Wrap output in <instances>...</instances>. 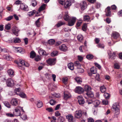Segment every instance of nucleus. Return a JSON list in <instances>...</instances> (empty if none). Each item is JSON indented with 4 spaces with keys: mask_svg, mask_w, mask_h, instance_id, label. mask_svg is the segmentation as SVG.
<instances>
[{
    "mask_svg": "<svg viewBox=\"0 0 122 122\" xmlns=\"http://www.w3.org/2000/svg\"><path fill=\"white\" fill-rule=\"evenodd\" d=\"M15 62L19 66V68L22 70H24L25 69V68L23 67V66L28 67L29 66V64L27 62H25L24 61L20 59L19 61L17 60H15Z\"/></svg>",
    "mask_w": 122,
    "mask_h": 122,
    "instance_id": "1",
    "label": "nucleus"
},
{
    "mask_svg": "<svg viewBox=\"0 0 122 122\" xmlns=\"http://www.w3.org/2000/svg\"><path fill=\"white\" fill-rule=\"evenodd\" d=\"M91 89V87L88 85H86L84 86L85 90L86 92V94L88 97L92 98L94 96V94L93 92L90 91Z\"/></svg>",
    "mask_w": 122,
    "mask_h": 122,
    "instance_id": "2",
    "label": "nucleus"
},
{
    "mask_svg": "<svg viewBox=\"0 0 122 122\" xmlns=\"http://www.w3.org/2000/svg\"><path fill=\"white\" fill-rule=\"evenodd\" d=\"M120 107L118 104L115 103L112 105V109L114 111L116 114H119L120 113Z\"/></svg>",
    "mask_w": 122,
    "mask_h": 122,
    "instance_id": "3",
    "label": "nucleus"
},
{
    "mask_svg": "<svg viewBox=\"0 0 122 122\" xmlns=\"http://www.w3.org/2000/svg\"><path fill=\"white\" fill-rule=\"evenodd\" d=\"M14 83V81L11 78L8 79L6 81V84L9 87H10L13 86Z\"/></svg>",
    "mask_w": 122,
    "mask_h": 122,
    "instance_id": "4",
    "label": "nucleus"
},
{
    "mask_svg": "<svg viewBox=\"0 0 122 122\" xmlns=\"http://www.w3.org/2000/svg\"><path fill=\"white\" fill-rule=\"evenodd\" d=\"M56 59L55 58H50L46 60V62L49 65L51 66L55 64L56 63Z\"/></svg>",
    "mask_w": 122,
    "mask_h": 122,
    "instance_id": "5",
    "label": "nucleus"
},
{
    "mask_svg": "<svg viewBox=\"0 0 122 122\" xmlns=\"http://www.w3.org/2000/svg\"><path fill=\"white\" fill-rule=\"evenodd\" d=\"M12 31L13 33L16 36H18V33L19 31V30L17 27L15 26H14L12 28Z\"/></svg>",
    "mask_w": 122,
    "mask_h": 122,
    "instance_id": "6",
    "label": "nucleus"
},
{
    "mask_svg": "<svg viewBox=\"0 0 122 122\" xmlns=\"http://www.w3.org/2000/svg\"><path fill=\"white\" fill-rule=\"evenodd\" d=\"M75 91L76 92L81 94L83 92L84 90L81 87L78 86L76 87Z\"/></svg>",
    "mask_w": 122,
    "mask_h": 122,
    "instance_id": "7",
    "label": "nucleus"
},
{
    "mask_svg": "<svg viewBox=\"0 0 122 122\" xmlns=\"http://www.w3.org/2000/svg\"><path fill=\"white\" fill-rule=\"evenodd\" d=\"M20 9L24 11H28L29 8L28 6L24 4L21 3L20 5Z\"/></svg>",
    "mask_w": 122,
    "mask_h": 122,
    "instance_id": "8",
    "label": "nucleus"
},
{
    "mask_svg": "<svg viewBox=\"0 0 122 122\" xmlns=\"http://www.w3.org/2000/svg\"><path fill=\"white\" fill-rule=\"evenodd\" d=\"M77 99L79 105L83 104L85 103L84 99L82 96H78L77 97Z\"/></svg>",
    "mask_w": 122,
    "mask_h": 122,
    "instance_id": "9",
    "label": "nucleus"
},
{
    "mask_svg": "<svg viewBox=\"0 0 122 122\" xmlns=\"http://www.w3.org/2000/svg\"><path fill=\"white\" fill-rule=\"evenodd\" d=\"M111 7L110 6H108L106 9L105 10L106 15L107 16H110L111 15V12L110 11Z\"/></svg>",
    "mask_w": 122,
    "mask_h": 122,
    "instance_id": "10",
    "label": "nucleus"
},
{
    "mask_svg": "<svg viewBox=\"0 0 122 122\" xmlns=\"http://www.w3.org/2000/svg\"><path fill=\"white\" fill-rule=\"evenodd\" d=\"M59 49L61 51L65 52L67 51L68 48L64 44H63L59 47Z\"/></svg>",
    "mask_w": 122,
    "mask_h": 122,
    "instance_id": "11",
    "label": "nucleus"
},
{
    "mask_svg": "<svg viewBox=\"0 0 122 122\" xmlns=\"http://www.w3.org/2000/svg\"><path fill=\"white\" fill-rule=\"evenodd\" d=\"M76 20L75 17H72L71 20L69 21L68 23V25L70 26H72L74 25L75 23Z\"/></svg>",
    "mask_w": 122,
    "mask_h": 122,
    "instance_id": "12",
    "label": "nucleus"
},
{
    "mask_svg": "<svg viewBox=\"0 0 122 122\" xmlns=\"http://www.w3.org/2000/svg\"><path fill=\"white\" fill-rule=\"evenodd\" d=\"M71 5V0H67L65 3L64 6L65 8H67Z\"/></svg>",
    "mask_w": 122,
    "mask_h": 122,
    "instance_id": "13",
    "label": "nucleus"
},
{
    "mask_svg": "<svg viewBox=\"0 0 122 122\" xmlns=\"http://www.w3.org/2000/svg\"><path fill=\"white\" fill-rule=\"evenodd\" d=\"M11 104L13 106H16L18 104V101L16 98L12 99L11 101Z\"/></svg>",
    "mask_w": 122,
    "mask_h": 122,
    "instance_id": "14",
    "label": "nucleus"
},
{
    "mask_svg": "<svg viewBox=\"0 0 122 122\" xmlns=\"http://www.w3.org/2000/svg\"><path fill=\"white\" fill-rule=\"evenodd\" d=\"M86 4L85 1H83L82 3H81L80 4V6L81 10H84L86 8Z\"/></svg>",
    "mask_w": 122,
    "mask_h": 122,
    "instance_id": "15",
    "label": "nucleus"
},
{
    "mask_svg": "<svg viewBox=\"0 0 122 122\" xmlns=\"http://www.w3.org/2000/svg\"><path fill=\"white\" fill-rule=\"evenodd\" d=\"M7 73L9 76L12 77L14 76V72L13 70L12 69H9L8 70Z\"/></svg>",
    "mask_w": 122,
    "mask_h": 122,
    "instance_id": "16",
    "label": "nucleus"
},
{
    "mask_svg": "<svg viewBox=\"0 0 122 122\" xmlns=\"http://www.w3.org/2000/svg\"><path fill=\"white\" fill-rule=\"evenodd\" d=\"M71 97V96L70 94H66L65 92L64 93V98L66 100L70 98Z\"/></svg>",
    "mask_w": 122,
    "mask_h": 122,
    "instance_id": "17",
    "label": "nucleus"
},
{
    "mask_svg": "<svg viewBox=\"0 0 122 122\" xmlns=\"http://www.w3.org/2000/svg\"><path fill=\"white\" fill-rule=\"evenodd\" d=\"M90 17L88 15H85L83 16V20L84 21L87 22L90 21Z\"/></svg>",
    "mask_w": 122,
    "mask_h": 122,
    "instance_id": "18",
    "label": "nucleus"
},
{
    "mask_svg": "<svg viewBox=\"0 0 122 122\" xmlns=\"http://www.w3.org/2000/svg\"><path fill=\"white\" fill-rule=\"evenodd\" d=\"M112 36L114 39H117L119 37V34L117 32H114L112 33Z\"/></svg>",
    "mask_w": 122,
    "mask_h": 122,
    "instance_id": "19",
    "label": "nucleus"
},
{
    "mask_svg": "<svg viewBox=\"0 0 122 122\" xmlns=\"http://www.w3.org/2000/svg\"><path fill=\"white\" fill-rule=\"evenodd\" d=\"M93 104L94 105V106L95 107H98L100 104V102L98 100H94Z\"/></svg>",
    "mask_w": 122,
    "mask_h": 122,
    "instance_id": "20",
    "label": "nucleus"
},
{
    "mask_svg": "<svg viewBox=\"0 0 122 122\" xmlns=\"http://www.w3.org/2000/svg\"><path fill=\"white\" fill-rule=\"evenodd\" d=\"M66 118L69 122L73 121V117L72 115H68L66 116Z\"/></svg>",
    "mask_w": 122,
    "mask_h": 122,
    "instance_id": "21",
    "label": "nucleus"
},
{
    "mask_svg": "<svg viewBox=\"0 0 122 122\" xmlns=\"http://www.w3.org/2000/svg\"><path fill=\"white\" fill-rule=\"evenodd\" d=\"M39 54L41 55H46V51L42 49H40L39 51Z\"/></svg>",
    "mask_w": 122,
    "mask_h": 122,
    "instance_id": "22",
    "label": "nucleus"
},
{
    "mask_svg": "<svg viewBox=\"0 0 122 122\" xmlns=\"http://www.w3.org/2000/svg\"><path fill=\"white\" fill-rule=\"evenodd\" d=\"M68 68L71 70H73L74 69V64L72 63H69L68 65Z\"/></svg>",
    "mask_w": 122,
    "mask_h": 122,
    "instance_id": "23",
    "label": "nucleus"
},
{
    "mask_svg": "<svg viewBox=\"0 0 122 122\" xmlns=\"http://www.w3.org/2000/svg\"><path fill=\"white\" fill-rule=\"evenodd\" d=\"M75 80L78 83L80 84L82 82V79L81 78L78 77H76Z\"/></svg>",
    "mask_w": 122,
    "mask_h": 122,
    "instance_id": "24",
    "label": "nucleus"
},
{
    "mask_svg": "<svg viewBox=\"0 0 122 122\" xmlns=\"http://www.w3.org/2000/svg\"><path fill=\"white\" fill-rule=\"evenodd\" d=\"M3 57L7 60H12V58L11 56H8L7 55H4L3 56Z\"/></svg>",
    "mask_w": 122,
    "mask_h": 122,
    "instance_id": "25",
    "label": "nucleus"
},
{
    "mask_svg": "<svg viewBox=\"0 0 122 122\" xmlns=\"http://www.w3.org/2000/svg\"><path fill=\"white\" fill-rule=\"evenodd\" d=\"M46 6V5L45 4H44L42 5L39 8L38 11L39 12L45 9Z\"/></svg>",
    "mask_w": 122,
    "mask_h": 122,
    "instance_id": "26",
    "label": "nucleus"
},
{
    "mask_svg": "<svg viewBox=\"0 0 122 122\" xmlns=\"http://www.w3.org/2000/svg\"><path fill=\"white\" fill-rule=\"evenodd\" d=\"M36 55V53L33 51H31L30 53V57L32 59L34 58Z\"/></svg>",
    "mask_w": 122,
    "mask_h": 122,
    "instance_id": "27",
    "label": "nucleus"
},
{
    "mask_svg": "<svg viewBox=\"0 0 122 122\" xmlns=\"http://www.w3.org/2000/svg\"><path fill=\"white\" fill-rule=\"evenodd\" d=\"M41 19L40 18H39L35 22V24L38 27H39L41 25V23L40 21V20Z\"/></svg>",
    "mask_w": 122,
    "mask_h": 122,
    "instance_id": "28",
    "label": "nucleus"
},
{
    "mask_svg": "<svg viewBox=\"0 0 122 122\" xmlns=\"http://www.w3.org/2000/svg\"><path fill=\"white\" fill-rule=\"evenodd\" d=\"M100 89L101 92L102 93L104 92L106 90V87L104 85L101 86Z\"/></svg>",
    "mask_w": 122,
    "mask_h": 122,
    "instance_id": "29",
    "label": "nucleus"
},
{
    "mask_svg": "<svg viewBox=\"0 0 122 122\" xmlns=\"http://www.w3.org/2000/svg\"><path fill=\"white\" fill-rule=\"evenodd\" d=\"M87 27V25L86 23H84L82 27V30L83 31H86Z\"/></svg>",
    "mask_w": 122,
    "mask_h": 122,
    "instance_id": "30",
    "label": "nucleus"
},
{
    "mask_svg": "<svg viewBox=\"0 0 122 122\" xmlns=\"http://www.w3.org/2000/svg\"><path fill=\"white\" fill-rule=\"evenodd\" d=\"M16 94L17 95H19L20 97L23 98H25L26 97V95L24 93H20L19 94L16 93Z\"/></svg>",
    "mask_w": 122,
    "mask_h": 122,
    "instance_id": "31",
    "label": "nucleus"
},
{
    "mask_svg": "<svg viewBox=\"0 0 122 122\" xmlns=\"http://www.w3.org/2000/svg\"><path fill=\"white\" fill-rule=\"evenodd\" d=\"M82 21L81 20H78L76 24V27L78 29V27L80 26L82 23Z\"/></svg>",
    "mask_w": 122,
    "mask_h": 122,
    "instance_id": "32",
    "label": "nucleus"
},
{
    "mask_svg": "<svg viewBox=\"0 0 122 122\" xmlns=\"http://www.w3.org/2000/svg\"><path fill=\"white\" fill-rule=\"evenodd\" d=\"M93 56L91 54H88L86 56V58L89 60L92 59L93 58Z\"/></svg>",
    "mask_w": 122,
    "mask_h": 122,
    "instance_id": "33",
    "label": "nucleus"
},
{
    "mask_svg": "<svg viewBox=\"0 0 122 122\" xmlns=\"http://www.w3.org/2000/svg\"><path fill=\"white\" fill-rule=\"evenodd\" d=\"M48 43L50 45H53L55 43V41L53 39H50L48 41Z\"/></svg>",
    "mask_w": 122,
    "mask_h": 122,
    "instance_id": "34",
    "label": "nucleus"
},
{
    "mask_svg": "<svg viewBox=\"0 0 122 122\" xmlns=\"http://www.w3.org/2000/svg\"><path fill=\"white\" fill-rule=\"evenodd\" d=\"M77 38L78 41L81 42L83 38V36L81 35H79L77 36Z\"/></svg>",
    "mask_w": 122,
    "mask_h": 122,
    "instance_id": "35",
    "label": "nucleus"
},
{
    "mask_svg": "<svg viewBox=\"0 0 122 122\" xmlns=\"http://www.w3.org/2000/svg\"><path fill=\"white\" fill-rule=\"evenodd\" d=\"M3 103L8 108H10L11 105L9 102L7 101L4 102Z\"/></svg>",
    "mask_w": 122,
    "mask_h": 122,
    "instance_id": "36",
    "label": "nucleus"
},
{
    "mask_svg": "<svg viewBox=\"0 0 122 122\" xmlns=\"http://www.w3.org/2000/svg\"><path fill=\"white\" fill-rule=\"evenodd\" d=\"M37 105L38 108H40L43 106V104L42 102L41 101H39L38 102Z\"/></svg>",
    "mask_w": 122,
    "mask_h": 122,
    "instance_id": "37",
    "label": "nucleus"
},
{
    "mask_svg": "<svg viewBox=\"0 0 122 122\" xmlns=\"http://www.w3.org/2000/svg\"><path fill=\"white\" fill-rule=\"evenodd\" d=\"M58 52L56 51H54L52 52L51 54V55L52 56H57L58 55Z\"/></svg>",
    "mask_w": 122,
    "mask_h": 122,
    "instance_id": "38",
    "label": "nucleus"
},
{
    "mask_svg": "<svg viewBox=\"0 0 122 122\" xmlns=\"http://www.w3.org/2000/svg\"><path fill=\"white\" fill-rule=\"evenodd\" d=\"M36 12V11L33 10L31 11L28 13V15L29 16H31L34 15Z\"/></svg>",
    "mask_w": 122,
    "mask_h": 122,
    "instance_id": "39",
    "label": "nucleus"
},
{
    "mask_svg": "<svg viewBox=\"0 0 122 122\" xmlns=\"http://www.w3.org/2000/svg\"><path fill=\"white\" fill-rule=\"evenodd\" d=\"M65 24L64 22H62L61 21L59 22L56 24L57 27H59L60 26Z\"/></svg>",
    "mask_w": 122,
    "mask_h": 122,
    "instance_id": "40",
    "label": "nucleus"
},
{
    "mask_svg": "<svg viewBox=\"0 0 122 122\" xmlns=\"http://www.w3.org/2000/svg\"><path fill=\"white\" fill-rule=\"evenodd\" d=\"M69 16L67 14H65L64 16V18L65 20L67 21L69 20Z\"/></svg>",
    "mask_w": 122,
    "mask_h": 122,
    "instance_id": "41",
    "label": "nucleus"
},
{
    "mask_svg": "<svg viewBox=\"0 0 122 122\" xmlns=\"http://www.w3.org/2000/svg\"><path fill=\"white\" fill-rule=\"evenodd\" d=\"M56 103V101L53 99H51L49 102L52 105H54Z\"/></svg>",
    "mask_w": 122,
    "mask_h": 122,
    "instance_id": "42",
    "label": "nucleus"
},
{
    "mask_svg": "<svg viewBox=\"0 0 122 122\" xmlns=\"http://www.w3.org/2000/svg\"><path fill=\"white\" fill-rule=\"evenodd\" d=\"M65 119L62 116H60L58 118V122H63L64 121Z\"/></svg>",
    "mask_w": 122,
    "mask_h": 122,
    "instance_id": "43",
    "label": "nucleus"
},
{
    "mask_svg": "<svg viewBox=\"0 0 122 122\" xmlns=\"http://www.w3.org/2000/svg\"><path fill=\"white\" fill-rule=\"evenodd\" d=\"M104 96L106 99H108L110 97V94L107 93H105L104 94Z\"/></svg>",
    "mask_w": 122,
    "mask_h": 122,
    "instance_id": "44",
    "label": "nucleus"
},
{
    "mask_svg": "<svg viewBox=\"0 0 122 122\" xmlns=\"http://www.w3.org/2000/svg\"><path fill=\"white\" fill-rule=\"evenodd\" d=\"M90 71L91 72L94 74H96L97 72L95 69L93 68H91L90 69Z\"/></svg>",
    "mask_w": 122,
    "mask_h": 122,
    "instance_id": "45",
    "label": "nucleus"
},
{
    "mask_svg": "<svg viewBox=\"0 0 122 122\" xmlns=\"http://www.w3.org/2000/svg\"><path fill=\"white\" fill-rule=\"evenodd\" d=\"M94 98H92L91 100H87V102L88 104H90L93 103L94 100H95Z\"/></svg>",
    "mask_w": 122,
    "mask_h": 122,
    "instance_id": "46",
    "label": "nucleus"
},
{
    "mask_svg": "<svg viewBox=\"0 0 122 122\" xmlns=\"http://www.w3.org/2000/svg\"><path fill=\"white\" fill-rule=\"evenodd\" d=\"M20 41V40L19 38H15L14 39V42L15 43H19Z\"/></svg>",
    "mask_w": 122,
    "mask_h": 122,
    "instance_id": "47",
    "label": "nucleus"
},
{
    "mask_svg": "<svg viewBox=\"0 0 122 122\" xmlns=\"http://www.w3.org/2000/svg\"><path fill=\"white\" fill-rule=\"evenodd\" d=\"M95 76V78L98 81H100V76L99 74H96Z\"/></svg>",
    "mask_w": 122,
    "mask_h": 122,
    "instance_id": "48",
    "label": "nucleus"
},
{
    "mask_svg": "<svg viewBox=\"0 0 122 122\" xmlns=\"http://www.w3.org/2000/svg\"><path fill=\"white\" fill-rule=\"evenodd\" d=\"M20 115L23 120H25L27 119V117L26 115H19V116Z\"/></svg>",
    "mask_w": 122,
    "mask_h": 122,
    "instance_id": "49",
    "label": "nucleus"
},
{
    "mask_svg": "<svg viewBox=\"0 0 122 122\" xmlns=\"http://www.w3.org/2000/svg\"><path fill=\"white\" fill-rule=\"evenodd\" d=\"M10 24H6L5 26V28L7 30H10L11 28Z\"/></svg>",
    "mask_w": 122,
    "mask_h": 122,
    "instance_id": "50",
    "label": "nucleus"
},
{
    "mask_svg": "<svg viewBox=\"0 0 122 122\" xmlns=\"http://www.w3.org/2000/svg\"><path fill=\"white\" fill-rule=\"evenodd\" d=\"M41 59V57L39 56H36L35 58V60L36 61H39Z\"/></svg>",
    "mask_w": 122,
    "mask_h": 122,
    "instance_id": "51",
    "label": "nucleus"
},
{
    "mask_svg": "<svg viewBox=\"0 0 122 122\" xmlns=\"http://www.w3.org/2000/svg\"><path fill=\"white\" fill-rule=\"evenodd\" d=\"M13 18L12 15H10L5 18V20L7 21H9L11 20Z\"/></svg>",
    "mask_w": 122,
    "mask_h": 122,
    "instance_id": "52",
    "label": "nucleus"
},
{
    "mask_svg": "<svg viewBox=\"0 0 122 122\" xmlns=\"http://www.w3.org/2000/svg\"><path fill=\"white\" fill-rule=\"evenodd\" d=\"M31 4L32 6L33 7H35L37 4L36 1L35 0H33Z\"/></svg>",
    "mask_w": 122,
    "mask_h": 122,
    "instance_id": "53",
    "label": "nucleus"
},
{
    "mask_svg": "<svg viewBox=\"0 0 122 122\" xmlns=\"http://www.w3.org/2000/svg\"><path fill=\"white\" fill-rule=\"evenodd\" d=\"M114 67L115 69H119L120 68V66L118 64L116 63L114 65Z\"/></svg>",
    "mask_w": 122,
    "mask_h": 122,
    "instance_id": "54",
    "label": "nucleus"
},
{
    "mask_svg": "<svg viewBox=\"0 0 122 122\" xmlns=\"http://www.w3.org/2000/svg\"><path fill=\"white\" fill-rule=\"evenodd\" d=\"M77 71L78 72L80 73H83L84 71L83 69L80 68H78Z\"/></svg>",
    "mask_w": 122,
    "mask_h": 122,
    "instance_id": "55",
    "label": "nucleus"
},
{
    "mask_svg": "<svg viewBox=\"0 0 122 122\" xmlns=\"http://www.w3.org/2000/svg\"><path fill=\"white\" fill-rule=\"evenodd\" d=\"M15 112L16 114H21L20 110L17 108H16L15 109Z\"/></svg>",
    "mask_w": 122,
    "mask_h": 122,
    "instance_id": "56",
    "label": "nucleus"
},
{
    "mask_svg": "<svg viewBox=\"0 0 122 122\" xmlns=\"http://www.w3.org/2000/svg\"><path fill=\"white\" fill-rule=\"evenodd\" d=\"M97 46L98 48H104V46L103 44L99 43L98 45H97Z\"/></svg>",
    "mask_w": 122,
    "mask_h": 122,
    "instance_id": "57",
    "label": "nucleus"
},
{
    "mask_svg": "<svg viewBox=\"0 0 122 122\" xmlns=\"http://www.w3.org/2000/svg\"><path fill=\"white\" fill-rule=\"evenodd\" d=\"M75 66H80L81 65L79 61H75Z\"/></svg>",
    "mask_w": 122,
    "mask_h": 122,
    "instance_id": "58",
    "label": "nucleus"
},
{
    "mask_svg": "<svg viewBox=\"0 0 122 122\" xmlns=\"http://www.w3.org/2000/svg\"><path fill=\"white\" fill-rule=\"evenodd\" d=\"M62 81L63 83L65 84L67 83V78H63L62 79Z\"/></svg>",
    "mask_w": 122,
    "mask_h": 122,
    "instance_id": "59",
    "label": "nucleus"
},
{
    "mask_svg": "<svg viewBox=\"0 0 122 122\" xmlns=\"http://www.w3.org/2000/svg\"><path fill=\"white\" fill-rule=\"evenodd\" d=\"M82 115H75V117L76 118H79L80 119H82Z\"/></svg>",
    "mask_w": 122,
    "mask_h": 122,
    "instance_id": "60",
    "label": "nucleus"
},
{
    "mask_svg": "<svg viewBox=\"0 0 122 122\" xmlns=\"http://www.w3.org/2000/svg\"><path fill=\"white\" fill-rule=\"evenodd\" d=\"M111 7L112 10H115L117 8V6L114 5H112Z\"/></svg>",
    "mask_w": 122,
    "mask_h": 122,
    "instance_id": "61",
    "label": "nucleus"
},
{
    "mask_svg": "<svg viewBox=\"0 0 122 122\" xmlns=\"http://www.w3.org/2000/svg\"><path fill=\"white\" fill-rule=\"evenodd\" d=\"M45 76L48 79L50 78L51 76V74L48 73H46L45 74Z\"/></svg>",
    "mask_w": 122,
    "mask_h": 122,
    "instance_id": "62",
    "label": "nucleus"
},
{
    "mask_svg": "<svg viewBox=\"0 0 122 122\" xmlns=\"http://www.w3.org/2000/svg\"><path fill=\"white\" fill-rule=\"evenodd\" d=\"M117 15L119 16H122V10L118 12L117 13Z\"/></svg>",
    "mask_w": 122,
    "mask_h": 122,
    "instance_id": "63",
    "label": "nucleus"
},
{
    "mask_svg": "<svg viewBox=\"0 0 122 122\" xmlns=\"http://www.w3.org/2000/svg\"><path fill=\"white\" fill-rule=\"evenodd\" d=\"M88 122H94V120L93 118H89L87 119Z\"/></svg>",
    "mask_w": 122,
    "mask_h": 122,
    "instance_id": "64",
    "label": "nucleus"
}]
</instances>
